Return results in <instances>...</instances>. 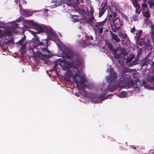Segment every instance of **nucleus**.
<instances>
[{
  "label": "nucleus",
  "mask_w": 154,
  "mask_h": 154,
  "mask_svg": "<svg viewBox=\"0 0 154 154\" xmlns=\"http://www.w3.org/2000/svg\"><path fill=\"white\" fill-rule=\"evenodd\" d=\"M148 61L147 60L145 59L143 60H141L140 62V64L141 67H143L144 66H148Z\"/></svg>",
  "instance_id": "nucleus-16"
},
{
  "label": "nucleus",
  "mask_w": 154,
  "mask_h": 154,
  "mask_svg": "<svg viewBox=\"0 0 154 154\" xmlns=\"http://www.w3.org/2000/svg\"><path fill=\"white\" fill-rule=\"evenodd\" d=\"M113 22L110 25L111 27L112 31L116 32V30H119L121 29L120 26L123 25V20L117 17L114 20Z\"/></svg>",
  "instance_id": "nucleus-3"
},
{
  "label": "nucleus",
  "mask_w": 154,
  "mask_h": 154,
  "mask_svg": "<svg viewBox=\"0 0 154 154\" xmlns=\"http://www.w3.org/2000/svg\"><path fill=\"white\" fill-rule=\"evenodd\" d=\"M112 15L113 18L112 19V20L113 21L116 17L117 16V13L116 11H113L112 12Z\"/></svg>",
  "instance_id": "nucleus-32"
},
{
  "label": "nucleus",
  "mask_w": 154,
  "mask_h": 154,
  "mask_svg": "<svg viewBox=\"0 0 154 154\" xmlns=\"http://www.w3.org/2000/svg\"><path fill=\"white\" fill-rule=\"evenodd\" d=\"M78 12L82 15H83L84 14H86L85 10V9H79L78 11Z\"/></svg>",
  "instance_id": "nucleus-29"
},
{
  "label": "nucleus",
  "mask_w": 154,
  "mask_h": 154,
  "mask_svg": "<svg viewBox=\"0 0 154 154\" xmlns=\"http://www.w3.org/2000/svg\"><path fill=\"white\" fill-rule=\"evenodd\" d=\"M78 45L80 47L83 48L86 47L87 46L89 45L91 43L88 42L86 40L81 39L78 41Z\"/></svg>",
  "instance_id": "nucleus-9"
},
{
  "label": "nucleus",
  "mask_w": 154,
  "mask_h": 154,
  "mask_svg": "<svg viewBox=\"0 0 154 154\" xmlns=\"http://www.w3.org/2000/svg\"><path fill=\"white\" fill-rule=\"evenodd\" d=\"M108 0H104L101 3L100 6L99 8V17H101L105 13L106 10L107 9V6Z\"/></svg>",
  "instance_id": "nucleus-4"
},
{
  "label": "nucleus",
  "mask_w": 154,
  "mask_h": 154,
  "mask_svg": "<svg viewBox=\"0 0 154 154\" xmlns=\"http://www.w3.org/2000/svg\"><path fill=\"white\" fill-rule=\"evenodd\" d=\"M72 77V76L70 74H69V76L67 75L65 78V80L68 82H70L71 81V78Z\"/></svg>",
  "instance_id": "nucleus-25"
},
{
  "label": "nucleus",
  "mask_w": 154,
  "mask_h": 154,
  "mask_svg": "<svg viewBox=\"0 0 154 154\" xmlns=\"http://www.w3.org/2000/svg\"><path fill=\"white\" fill-rule=\"evenodd\" d=\"M62 56L63 58L68 59L69 60L65 59L61 60L58 59L55 62V66L60 65L63 70L70 72V73H72V72L70 70L71 68H73L75 72L78 73V68L82 63L79 56L74 54L72 51L69 49H67L66 52H63Z\"/></svg>",
  "instance_id": "nucleus-1"
},
{
  "label": "nucleus",
  "mask_w": 154,
  "mask_h": 154,
  "mask_svg": "<svg viewBox=\"0 0 154 154\" xmlns=\"http://www.w3.org/2000/svg\"><path fill=\"white\" fill-rule=\"evenodd\" d=\"M142 31L141 30L139 31L138 32L136 33V36L135 37V39L136 42L138 43L139 41L141 35L142 34Z\"/></svg>",
  "instance_id": "nucleus-17"
},
{
  "label": "nucleus",
  "mask_w": 154,
  "mask_h": 154,
  "mask_svg": "<svg viewBox=\"0 0 154 154\" xmlns=\"http://www.w3.org/2000/svg\"><path fill=\"white\" fill-rule=\"evenodd\" d=\"M135 85V83L133 80H128L126 81V84L124 86L127 88L132 87Z\"/></svg>",
  "instance_id": "nucleus-10"
},
{
  "label": "nucleus",
  "mask_w": 154,
  "mask_h": 154,
  "mask_svg": "<svg viewBox=\"0 0 154 154\" xmlns=\"http://www.w3.org/2000/svg\"><path fill=\"white\" fill-rule=\"evenodd\" d=\"M113 7L116 11H118L119 13H120L121 12L120 8L118 5H114L113 6Z\"/></svg>",
  "instance_id": "nucleus-28"
},
{
  "label": "nucleus",
  "mask_w": 154,
  "mask_h": 154,
  "mask_svg": "<svg viewBox=\"0 0 154 154\" xmlns=\"http://www.w3.org/2000/svg\"><path fill=\"white\" fill-rule=\"evenodd\" d=\"M85 36L87 41L88 40H92L93 39V38L92 36H88L87 33H85Z\"/></svg>",
  "instance_id": "nucleus-27"
},
{
  "label": "nucleus",
  "mask_w": 154,
  "mask_h": 154,
  "mask_svg": "<svg viewBox=\"0 0 154 154\" xmlns=\"http://www.w3.org/2000/svg\"><path fill=\"white\" fill-rule=\"evenodd\" d=\"M151 37L152 38V40L153 41V45H154V35H153V36H152V37Z\"/></svg>",
  "instance_id": "nucleus-49"
},
{
  "label": "nucleus",
  "mask_w": 154,
  "mask_h": 154,
  "mask_svg": "<svg viewBox=\"0 0 154 154\" xmlns=\"http://www.w3.org/2000/svg\"><path fill=\"white\" fill-rule=\"evenodd\" d=\"M152 65L154 67V61L152 63Z\"/></svg>",
  "instance_id": "nucleus-56"
},
{
  "label": "nucleus",
  "mask_w": 154,
  "mask_h": 154,
  "mask_svg": "<svg viewBox=\"0 0 154 154\" xmlns=\"http://www.w3.org/2000/svg\"><path fill=\"white\" fill-rule=\"evenodd\" d=\"M135 30V28L134 27H133L131 31V32L132 33H133L134 32Z\"/></svg>",
  "instance_id": "nucleus-45"
},
{
  "label": "nucleus",
  "mask_w": 154,
  "mask_h": 154,
  "mask_svg": "<svg viewBox=\"0 0 154 154\" xmlns=\"http://www.w3.org/2000/svg\"><path fill=\"white\" fill-rule=\"evenodd\" d=\"M143 1L144 2L146 3V2H147V0H143Z\"/></svg>",
  "instance_id": "nucleus-60"
},
{
  "label": "nucleus",
  "mask_w": 154,
  "mask_h": 154,
  "mask_svg": "<svg viewBox=\"0 0 154 154\" xmlns=\"http://www.w3.org/2000/svg\"><path fill=\"white\" fill-rule=\"evenodd\" d=\"M106 95V94H104L103 95L102 94L99 96V99L102 100H103L106 99V98H105V97Z\"/></svg>",
  "instance_id": "nucleus-33"
},
{
  "label": "nucleus",
  "mask_w": 154,
  "mask_h": 154,
  "mask_svg": "<svg viewBox=\"0 0 154 154\" xmlns=\"http://www.w3.org/2000/svg\"><path fill=\"white\" fill-rule=\"evenodd\" d=\"M24 2H23V4H26V2L25 1H24Z\"/></svg>",
  "instance_id": "nucleus-59"
},
{
  "label": "nucleus",
  "mask_w": 154,
  "mask_h": 154,
  "mask_svg": "<svg viewBox=\"0 0 154 154\" xmlns=\"http://www.w3.org/2000/svg\"><path fill=\"white\" fill-rule=\"evenodd\" d=\"M136 64L135 62L133 61L131 63L132 65H134Z\"/></svg>",
  "instance_id": "nucleus-47"
},
{
  "label": "nucleus",
  "mask_w": 154,
  "mask_h": 154,
  "mask_svg": "<svg viewBox=\"0 0 154 154\" xmlns=\"http://www.w3.org/2000/svg\"><path fill=\"white\" fill-rule=\"evenodd\" d=\"M117 49L113 48L112 50L111 51L114 55H115L117 51Z\"/></svg>",
  "instance_id": "nucleus-38"
},
{
  "label": "nucleus",
  "mask_w": 154,
  "mask_h": 154,
  "mask_svg": "<svg viewBox=\"0 0 154 154\" xmlns=\"http://www.w3.org/2000/svg\"><path fill=\"white\" fill-rule=\"evenodd\" d=\"M60 3L63 4H66L68 6H72V4L70 2H68L67 0H61Z\"/></svg>",
  "instance_id": "nucleus-21"
},
{
  "label": "nucleus",
  "mask_w": 154,
  "mask_h": 154,
  "mask_svg": "<svg viewBox=\"0 0 154 154\" xmlns=\"http://www.w3.org/2000/svg\"><path fill=\"white\" fill-rule=\"evenodd\" d=\"M19 8H20L21 7H22V5H20V4L19 3Z\"/></svg>",
  "instance_id": "nucleus-57"
},
{
  "label": "nucleus",
  "mask_w": 154,
  "mask_h": 154,
  "mask_svg": "<svg viewBox=\"0 0 154 154\" xmlns=\"http://www.w3.org/2000/svg\"><path fill=\"white\" fill-rule=\"evenodd\" d=\"M122 55H123L124 56H125L126 55H127V53H125L124 52L122 51L119 54H116V53L115 55H114L115 56L114 57L116 58L119 59L121 57V56Z\"/></svg>",
  "instance_id": "nucleus-20"
},
{
  "label": "nucleus",
  "mask_w": 154,
  "mask_h": 154,
  "mask_svg": "<svg viewBox=\"0 0 154 154\" xmlns=\"http://www.w3.org/2000/svg\"><path fill=\"white\" fill-rule=\"evenodd\" d=\"M149 81L151 82L154 83V76H152L151 77V78L150 79Z\"/></svg>",
  "instance_id": "nucleus-39"
},
{
  "label": "nucleus",
  "mask_w": 154,
  "mask_h": 154,
  "mask_svg": "<svg viewBox=\"0 0 154 154\" xmlns=\"http://www.w3.org/2000/svg\"><path fill=\"white\" fill-rule=\"evenodd\" d=\"M20 51H21V53L22 54H23L25 53L26 51V45H22L20 49Z\"/></svg>",
  "instance_id": "nucleus-22"
},
{
  "label": "nucleus",
  "mask_w": 154,
  "mask_h": 154,
  "mask_svg": "<svg viewBox=\"0 0 154 154\" xmlns=\"http://www.w3.org/2000/svg\"><path fill=\"white\" fill-rule=\"evenodd\" d=\"M74 16L75 17H77V15H74Z\"/></svg>",
  "instance_id": "nucleus-64"
},
{
  "label": "nucleus",
  "mask_w": 154,
  "mask_h": 154,
  "mask_svg": "<svg viewBox=\"0 0 154 154\" xmlns=\"http://www.w3.org/2000/svg\"><path fill=\"white\" fill-rule=\"evenodd\" d=\"M152 30V32H151V37H152V36L154 35V30Z\"/></svg>",
  "instance_id": "nucleus-46"
},
{
  "label": "nucleus",
  "mask_w": 154,
  "mask_h": 154,
  "mask_svg": "<svg viewBox=\"0 0 154 154\" xmlns=\"http://www.w3.org/2000/svg\"><path fill=\"white\" fill-rule=\"evenodd\" d=\"M109 17L110 19H111L112 17V12H111V14H109Z\"/></svg>",
  "instance_id": "nucleus-44"
},
{
  "label": "nucleus",
  "mask_w": 154,
  "mask_h": 154,
  "mask_svg": "<svg viewBox=\"0 0 154 154\" xmlns=\"http://www.w3.org/2000/svg\"><path fill=\"white\" fill-rule=\"evenodd\" d=\"M150 55V53H149L146 56L147 57H149Z\"/></svg>",
  "instance_id": "nucleus-55"
},
{
  "label": "nucleus",
  "mask_w": 154,
  "mask_h": 154,
  "mask_svg": "<svg viewBox=\"0 0 154 154\" xmlns=\"http://www.w3.org/2000/svg\"><path fill=\"white\" fill-rule=\"evenodd\" d=\"M108 47L109 49V50L111 51L114 48L113 45L111 43H107Z\"/></svg>",
  "instance_id": "nucleus-30"
},
{
  "label": "nucleus",
  "mask_w": 154,
  "mask_h": 154,
  "mask_svg": "<svg viewBox=\"0 0 154 154\" xmlns=\"http://www.w3.org/2000/svg\"><path fill=\"white\" fill-rule=\"evenodd\" d=\"M15 2L17 4H18L20 2V0H14Z\"/></svg>",
  "instance_id": "nucleus-50"
},
{
  "label": "nucleus",
  "mask_w": 154,
  "mask_h": 154,
  "mask_svg": "<svg viewBox=\"0 0 154 154\" xmlns=\"http://www.w3.org/2000/svg\"><path fill=\"white\" fill-rule=\"evenodd\" d=\"M38 36L36 37L33 41L29 42L30 48L33 52V56L35 57L36 54L38 56H42L45 57L47 55L46 54H49L50 51L48 50V42L47 39H43L42 42H40Z\"/></svg>",
  "instance_id": "nucleus-2"
},
{
  "label": "nucleus",
  "mask_w": 154,
  "mask_h": 154,
  "mask_svg": "<svg viewBox=\"0 0 154 154\" xmlns=\"http://www.w3.org/2000/svg\"><path fill=\"white\" fill-rule=\"evenodd\" d=\"M34 27L36 30L38 31H37L36 33H37L38 34L40 32H44V30L43 28L36 23L35 24Z\"/></svg>",
  "instance_id": "nucleus-15"
},
{
  "label": "nucleus",
  "mask_w": 154,
  "mask_h": 154,
  "mask_svg": "<svg viewBox=\"0 0 154 154\" xmlns=\"http://www.w3.org/2000/svg\"><path fill=\"white\" fill-rule=\"evenodd\" d=\"M131 2L134 7L135 8V13L138 15L140 14L141 13V11L142 9H140V5L138 3L137 0H133V1Z\"/></svg>",
  "instance_id": "nucleus-6"
},
{
  "label": "nucleus",
  "mask_w": 154,
  "mask_h": 154,
  "mask_svg": "<svg viewBox=\"0 0 154 154\" xmlns=\"http://www.w3.org/2000/svg\"><path fill=\"white\" fill-rule=\"evenodd\" d=\"M125 18L126 20H128V18L126 15H125Z\"/></svg>",
  "instance_id": "nucleus-54"
},
{
  "label": "nucleus",
  "mask_w": 154,
  "mask_h": 154,
  "mask_svg": "<svg viewBox=\"0 0 154 154\" xmlns=\"http://www.w3.org/2000/svg\"><path fill=\"white\" fill-rule=\"evenodd\" d=\"M77 86H78V82H80L81 84H83L85 82V80L83 77L78 74L77 73H75V76L73 78Z\"/></svg>",
  "instance_id": "nucleus-7"
},
{
  "label": "nucleus",
  "mask_w": 154,
  "mask_h": 154,
  "mask_svg": "<svg viewBox=\"0 0 154 154\" xmlns=\"http://www.w3.org/2000/svg\"><path fill=\"white\" fill-rule=\"evenodd\" d=\"M26 38V36L24 35L23 37L20 40L18 41V43L20 45H22L24 41L25 40Z\"/></svg>",
  "instance_id": "nucleus-26"
},
{
  "label": "nucleus",
  "mask_w": 154,
  "mask_h": 154,
  "mask_svg": "<svg viewBox=\"0 0 154 154\" xmlns=\"http://www.w3.org/2000/svg\"><path fill=\"white\" fill-rule=\"evenodd\" d=\"M121 36L122 38L124 39H127V40L128 39V37L127 35L125 33H122L121 35Z\"/></svg>",
  "instance_id": "nucleus-35"
},
{
  "label": "nucleus",
  "mask_w": 154,
  "mask_h": 154,
  "mask_svg": "<svg viewBox=\"0 0 154 154\" xmlns=\"http://www.w3.org/2000/svg\"><path fill=\"white\" fill-rule=\"evenodd\" d=\"M133 17L134 21H137L138 20V16L137 15H134Z\"/></svg>",
  "instance_id": "nucleus-36"
},
{
  "label": "nucleus",
  "mask_w": 154,
  "mask_h": 154,
  "mask_svg": "<svg viewBox=\"0 0 154 154\" xmlns=\"http://www.w3.org/2000/svg\"><path fill=\"white\" fill-rule=\"evenodd\" d=\"M12 32L10 30H7L4 31L0 35V38H2L3 36H10L11 35Z\"/></svg>",
  "instance_id": "nucleus-11"
},
{
  "label": "nucleus",
  "mask_w": 154,
  "mask_h": 154,
  "mask_svg": "<svg viewBox=\"0 0 154 154\" xmlns=\"http://www.w3.org/2000/svg\"><path fill=\"white\" fill-rule=\"evenodd\" d=\"M146 47L148 49L149 48V47L150 48V49L152 48V47L150 45V43L149 42L146 45Z\"/></svg>",
  "instance_id": "nucleus-40"
},
{
  "label": "nucleus",
  "mask_w": 154,
  "mask_h": 154,
  "mask_svg": "<svg viewBox=\"0 0 154 154\" xmlns=\"http://www.w3.org/2000/svg\"><path fill=\"white\" fill-rule=\"evenodd\" d=\"M141 53V51H137V56L139 57Z\"/></svg>",
  "instance_id": "nucleus-42"
},
{
  "label": "nucleus",
  "mask_w": 154,
  "mask_h": 154,
  "mask_svg": "<svg viewBox=\"0 0 154 154\" xmlns=\"http://www.w3.org/2000/svg\"><path fill=\"white\" fill-rule=\"evenodd\" d=\"M108 88L109 91L111 92L114 91L115 90V88L114 87H112V88H110L109 86Z\"/></svg>",
  "instance_id": "nucleus-37"
},
{
  "label": "nucleus",
  "mask_w": 154,
  "mask_h": 154,
  "mask_svg": "<svg viewBox=\"0 0 154 154\" xmlns=\"http://www.w3.org/2000/svg\"><path fill=\"white\" fill-rule=\"evenodd\" d=\"M94 12V10L93 9L91 8V10L90 11V15H93V13Z\"/></svg>",
  "instance_id": "nucleus-41"
},
{
  "label": "nucleus",
  "mask_w": 154,
  "mask_h": 154,
  "mask_svg": "<svg viewBox=\"0 0 154 154\" xmlns=\"http://www.w3.org/2000/svg\"><path fill=\"white\" fill-rule=\"evenodd\" d=\"M143 16L147 18H149L150 17V14L149 10H147L146 11H143L142 12Z\"/></svg>",
  "instance_id": "nucleus-18"
},
{
  "label": "nucleus",
  "mask_w": 154,
  "mask_h": 154,
  "mask_svg": "<svg viewBox=\"0 0 154 154\" xmlns=\"http://www.w3.org/2000/svg\"><path fill=\"white\" fill-rule=\"evenodd\" d=\"M74 22H77L79 21V20L78 18H75L74 20Z\"/></svg>",
  "instance_id": "nucleus-51"
},
{
  "label": "nucleus",
  "mask_w": 154,
  "mask_h": 154,
  "mask_svg": "<svg viewBox=\"0 0 154 154\" xmlns=\"http://www.w3.org/2000/svg\"><path fill=\"white\" fill-rule=\"evenodd\" d=\"M110 34L112 36V39L114 40L116 42H120V38H119L117 35L112 32L111 31H110Z\"/></svg>",
  "instance_id": "nucleus-13"
},
{
  "label": "nucleus",
  "mask_w": 154,
  "mask_h": 154,
  "mask_svg": "<svg viewBox=\"0 0 154 154\" xmlns=\"http://www.w3.org/2000/svg\"><path fill=\"white\" fill-rule=\"evenodd\" d=\"M151 30H153V28H154V25L152 24H151Z\"/></svg>",
  "instance_id": "nucleus-48"
},
{
  "label": "nucleus",
  "mask_w": 154,
  "mask_h": 154,
  "mask_svg": "<svg viewBox=\"0 0 154 154\" xmlns=\"http://www.w3.org/2000/svg\"><path fill=\"white\" fill-rule=\"evenodd\" d=\"M122 94L124 96H125L126 95L127 93L125 91H122L121 92Z\"/></svg>",
  "instance_id": "nucleus-43"
},
{
  "label": "nucleus",
  "mask_w": 154,
  "mask_h": 154,
  "mask_svg": "<svg viewBox=\"0 0 154 154\" xmlns=\"http://www.w3.org/2000/svg\"><path fill=\"white\" fill-rule=\"evenodd\" d=\"M26 24L28 26H26V27H30L32 26L34 27L36 23H34L33 21L31 20H25V21Z\"/></svg>",
  "instance_id": "nucleus-12"
},
{
  "label": "nucleus",
  "mask_w": 154,
  "mask_h": 154,
  "mask_svg": "<svg viewBox=\"0 0 154 154\" xmlns=\"http://www.w3.org/2000/svg\"><path fill=\"white\" fill-rule=\"evenodd\" d=\"M142 9L145 10L148 7V5L146 3H143L141 4Z\"/></svg>",
  "instance_id": "nucleus-24"
},
{
  "label": "nucleus",
  "mask_w": 154,
  "mask_h": 154,
  "mask_svg": "<svg viewBox=\"0 0 154 154\" xmlns=\"http://www.w3.org/2000/svg\"><path fill=\"white\" fill-rule=\"evenodd\" d=\"M68 2H71V0H67Z\"/></svg>",
  "instance_id": "nucleus-61"
},
{
  "label": "nucleus",
  "mask_w": 154,
  "mask_h": 154,
  "mask_svg": "<svg viewBox=\"0 0 154 154\" xmlns=\"http://www.w3.org/2000/svg\"><path fill=\"white\" fill-rule=\"evenodd\" d=\"M147 3L150 8H152L154 7V0H148Z\"/></svg>",
  "instance_id": "nucleus-23"
},
{
  "label": "nucleus",
  "mask_w": 154,
  "mask_h": 154,
  "mask_svg": "<svg viewBox=\"0 0 154 154\" xmlns=\"http://www.w3.org/2000/svg\"><path fill=\"white\" fill-rule=\"evenodd\" d=\"M22 14L25 17H28L30 16L31 12L27 10H23Z\"/></svg>",
  "instance_id": "nucleus-19"
},
{
  "label": "nucleus",
  "mask_w": 154,
  "mask_h": 154,
  "mask_svg": "<svg viewBox=\"0 0 154 154\" xmlns=\"http://www.w3.org/2000/svg\"><path fill=\"white\" fill-rule=\"evenodd\" d=\"M48 33L49 35H54V33L51 27H46L44 31Z\"/></svg>",
  "instance_id": "nucleus-14"
},
{
  "label": "nucleus",
  "mask_w": 154,
  "mask_h": 154,
  "mask_svg": "<svg viewBox=\"0 0 154 154\" xmlns=\"http://www.w3.org/2000/svg\"><path fill=\"white\" fill-rule=\"evenodd\" d=\"M21 18H20L19 19H18L16 21H17V22H20V21H21Z\"/></svg>",
  "instance_id": "nucleus-52"
},
{
  "label": "nucleus",
  "mask_w": 154,
  "mask_h": 154,
  "mask_svg": "<svg viewBox=\"0 0 154 154\" xmlns=\"http://www.w3.org/2000/svg\"><path fill=\"white\" fill-rule=\"evenodd\" d=\"M107 18H106L105 20L96 23L94 24V26L97 28V30H99L100 34H101L103 32V26L106 23Z\"/></svg>",
  "instance_id": "nucleus-5"
},
{
  "label": "nucleus",
  "mask_w": 154,
  "mask_h": 154,
  "mask_svg": "<svg viewBox=\"0 0 154 154\" xmlns=\"http://www.w3.org/2000/svg\"><path fill=\"white\" fill-rule=\"evenodd\" d=\"M89 20L90 22H92L94 19V17L93 15H90L88 17Z\"/></svg>",
  "instance_id": "nucleus-34"
},
{
  "label": "nucleus",
  "mask_w": 154,
  "mask_h": 154,
  "mask_svg": "<svg viewBox=\"0 0 154 154\" xmlns=\"http://www.w3.org/2000/svg\"><path fill=\"white\" fill-rule=\"evenodd\" d=\"M107 94L106 93L104 92L103 94V95L104 94Z\"/></svg>",
  "instance_id": "nucleus-62"
},
{
  "label": "nucleus",
  "mask_w": 154,
  "mask_h": 154,
  "mask_svg": "<svg viewBox=\"0 0 154 154\" xmlns=\"http://www.w3.org/2000/svg\"><path fill=\"white\" fill-rule=\"evenodd\" d=\"M117 76L116 72H113L112 74V72H110V76L108 79V83L110 85L111 83L114 82L116 80Z\"/></svg>",
  "instance_id": "nucleus-8"
},
{
  "label": "nucleus",
  "mask_w": 154,
  "mask_h": 154,
  "mask_svg": "<svg viewBox=\"0 0 154 154\" xmlns=\"http://www.w3.org/2000/svg\"><path fill=\"white\" fill-rule=\"evenodd\" d=\"M122 16L123 17H125V14H122Z\"/></svg>",
  "instance_id": "nucleus-58"
},
{
  "label": "nucleus",
  "mask_w": 154,
  "mask_h": 154,
  "mask_svg": "<svg viewBox=\"0 0 154 154\" xmlns=\"http://www.w3.org/2000/svg\"><path fill=\"white\" fill-rule=\"evenodd\" d=\"M109 96H113V95L112 94H110Z\"/></svg>",
  "instance_id": "nucleus-63"
},
{
  "label": "nucleus",
  "mask_w": 154,
  "mask_h": 154,
  "mask_svg": "<svg viewBox=\"0 0 154 154\" xmlns=\"http://www.w3.org/2000/svg\"><path fill=\"white\" fill-rule=\"evenodd\" d=\"M142 83L143 85H145L146 84V82L145 81H143Z\"/></svg>",
  "instance_id": "nucleus-53"
},
{
  "label": "nucleus",
  "mask_w": 154,
  "mask_h": 154,
  "mask_svg": "<svg viewBox=\"0 0 154 154\" xmlns=\"http://www.w3.org/2000/svg\"><path fill=\"white\" fill-rule=\"evenodd\" d=\"M134 57L132 56H129L127 58L126 62L127 63H130L132 61Z\"/></svg>",
  "instance_id": "nucleus-31"
}]
</instances>
